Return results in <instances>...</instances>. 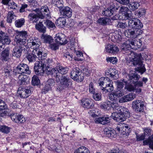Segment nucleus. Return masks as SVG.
<instances>
[{
    "instance_id": "f257e3e1",
    "label": "nucleus",
    "mask_w": 153,
    "mask_h": 153,
    "mask_svg": "<svg viewBox=\"0 0 153 153\" xmlns=\"http://www.w3.org/2000/svg\"><path fill=\"white\" fill-rule=\"evenodd\" d=\"M27 45L33 49L32 53H27L26 57L30 62L35 61L36 57L39 60L43 59L47 55L46 53L39 51L38 49L41 45L39 39L36 37H31L27 41Z\"/></svg>"
},
{
    "instance_id": "f03ea898",
    "label": "nucleus",
    "mask_w": 153,
    "mask_h": 153,
    "mask_svg": "<svg viewBox=\"0 0 153 153\" xmlns=\"http://www.w3.org/2000/svg\"><path fill=\"white\" fill-rule=\"evenodd\" d=\"M15 37L14 41L18 46H16L13 49L12 54L13 56L17 58L19 57L21 55L23 46H26L28 36L27 31L24 30L17 31Z\"/></svg>"
},
{
    "instance_id": "7ed1b4c3",
    "label": "nucleus",
    "mask_w": 153,
    "mask_h": 153,
    "mask_svg": "<svg viewBox=\"0 0 153 153\" xmlns=\"http://www.w3.org/2000/svg\"><path fill=\"white\" fill-rule=\"evenodd\" d=\"M129 48L128 50L127 49H123L128 51L126 59L127 63L131 62V64L135 66L138 65L137 67L138 71L141 74H143L146 70L144 65L143 63L142 60L143 58L141 53L137 54L130 51Z\"/></svg>"
},
{
    "instance_id": "20e7f679",
    "label": "nucleus",
    "mask_w": 153,
    "mask_h": 153,
    "mask_svg": "<svg viewBox=\"0 0 153 153\" xmlns=\"http://www.w3.org/2000/svg\"><path fill=\"white\" fill-rule=\"evenodd\" d=\"M145 40L144 38L136 40V39L132 40H128L122 44L121 48L122 49L129 50V48L137 50L140 48L143 44H145Z\"/></svg>"
},
{
    "instance_id": "39448f33",
    "label": "nucleus",
    "mask_w": 153,
    "mask_h": 153,
    "mask_svg": "<svg viewBox=\"0 0 153 153\" xmlns=\"http://www.w3.org/2000/svg\"><path fill=\"white\" fill-rule=\"evenodd\" d=\"M98 82L99 85L101 86V89L103 91L108 92L113 91V82L109 78L101 77L99 79Z\"/></svg>"
},
{
    "instance_id": "423d86ee",
    "label": "nucleus",
    "mask_w": 153,
    "mask_h": 153,
    "mask_svg": "<svg viewBox=\"0 0 153 153\" xmlns=\"http://www.w3.org/2000/svg\"><path fill=\"white\" fill-rule=\"evenodd\" d=\"M58 82L56 81L59 85L57 86V90L59 91H62L72 84L71 80L68 77L62 76L60 79L58 77Z\"/></svg>"
},
{
    "instance_id": "0eeeda50",
    "label": "nucleus",
    "mask_w": 153,
    "mask_h": 153,
    "mask_svg": "<svg viewBox=\"0 0 153 153\" xmlns=\"http://www.w3.org/2000/svg\"><path fill=\"white\" fill-rule=\"evenodd\" d=\"M123 112H120V111H118L114 112L112 113L111 117L117 122H121L123 121L130 116V113L128 109L126 111Z\"/></svg>"
},
{
    "instance_id": "6e6552de",
    "label": "nucleus",
    "mask_w": 153,
    "mask_h": 153,
    "mask_svg": "<svg viewBox=\"0 0 153 153\" xmlns=\"http://www.w3.org/2000/svg\"><path fill=\"white\" fill-rule=\"evenodd\" d=\"M68 68L67 67H64L62 66L59 65L55 68H53L51 70L47 69L48 73L51 75H53L56 76V81L58 82V74L60 73L62 74H66L68 70Z\"/></svg>"
},
{
    "instance_id": "1a4fd4ad",
    "label": "nucleus",
    "mask_w": 153,
    "mask_h": 153,
    "mask_svg": "<svg viewBox=\"0 0 153 153\" xmlns=\"http://www.w3.org/2000/svg\"><path fill=\"white\" fill-rule=\"evenodd\" d=\"M71 76L72 79L78 82L82 81L84 79V74L82 73L77 67L72 69L71 72Z\"/></svg>"
},
{
    "instance_id": "9d476101",
    "label": "nucleus",
    "mask_w": 153,
    "mask_h": 153,
    "mask_svg": "<svg viewBox=\"0 0 153 153\" xmlns=\"http://www.w3.org/2000/svg\"><path fill=\"white\" fill-rule=\"evenodd\" d=\"M35 11L41 19H43L45 17L49 19L51 17L50 14L49 12V9L46 5L42 7L40 9H36Z\"/></svg>"
},
{
    "instance_id": "9b49d317",
    "label": "nucleus",
    "mask_w": 153,
    "mask_h": 153,
    "mask_svg": "<svg viewBox=\"0 0 153 153\" xmlns=\"http://www.w3.org/2000/svg\"><path fill=\"white\" fill-rule=\"evenodd\" d=\"M141 29H131L126 30L124 32L125 36L128 38H135L143 33Z\"/></svg>"
},
{
    "instance_id": "f8f14e48",
    "label": "nucleus",
    "mask_w": 153,
    "mask_h": 153,
    "mask_svg": "<svg viewBox=\"0 0 153 153\" xmlns=\"http://www.w3.org/2000/svg\"><path fill=\"white\" fill-rule=\"evenodd\" d=\"M11 42L8 35L2 31L0 32V49H4L5 45H9Z\"/></svg>"
},
{
    "instance_id": "ddd939ff",
    "label": "nucleus",
    "mask_w": 153,
    "mask_h": 153,
    "mask_svg": "<svg viewBox=\"0 0 153 153\" xmlns=\"http://www.w3.org/2000/svg\"><path fill=\"white\" fill-rule=\"evenodd\" d=\"M45 68L43 61L36 62L34 66L35 74L40 75H43L45 69H47V68Z\"/></svg>"
},
{
    "instance_id": "4468645a",
    "label": "nucleus",
    "mask_w": 153,
    "mask_h": 153,
    "mask_svg": "<svg viewBox=\"0 0 153 153\" xmlns=\"http://www.w3.org/2000/svg\"><path fill=\"white\" fill-rule=\"evenodd\" d=\"M130 127L128 124L122 123L118 124L115 129L119 133L126 136L128 135L130 132Z\"/></svg>"
},
{
    "instance_id": "2eb2a0df",
    "label": "nucleus",
    "mask_w": 153,
    "mask_h": 153,
    "mask_svg": "<svg viewBox=\"0 0 153 153\" xmlns=\"http://www.w3.org/2000/svg\"><path fill=\"white\" fill-rule=\"evenodd\" d=\"M145 102L141 100H136L132 103V107L133 109L138 112L143 111L145 107Z\"/></svg>"
},
{
    "instance_id": "dca6fc26",
    "label": "nucleus",
    "mask_w": 153,
    "mask_h": 153,
    "mask_svg": "<svg viewBox=\"0 0 153 153\" xmlns=\"http://www.w3.org/2000/svg\"><path fill=\"white\" fill-rule=\"evenodd\" d=\"M15 71L16 73L19 74L25 73L29 74L30 73L28 65L24 63L18 65L16 67Z\"/></svg>"
},
{
    "instance_id": "f3484780",
    "label": "nucleus",
    "mask_w": 153,
    "mask_h": 153,
    "mask_svg": "<svg viewBox=\"0 0 153 153\" xmlns=\"http://www.w3.org/2000/svg\"><path fill=\"white\" fill-rule=\"evenodd\" d=\"M17 92L21 98H25L30 95L31 91L29 87H20L18 88Z\"/></svg>"
},
{
    "instance_id": "a211bd4d",
    "label": "nucleus",
    "mask_w": 153,
    "mask_h": 153,
    "mask_svg": "<svg viewBox=\"0 0 153 153\" xmlns=\"http://www.w3.org/2000/svg\"><path fill=\"white\" fill-rule=\"evenodd\" d=\"M128 26L135 29H141L143 27V25L139 19L132 18L128 21Z\"/></svg>"
},
{
    "instance_id": "6ab92c4d",
    "label": "nucleus",
    "mask_w": 153,
    "mask_h": 153,
    "mask_svg": "<svg viewBox=\"0 0 153 153\" xmlns=\"http://www.w3.org/2000/svg\"><path fill=\"white\" fill-rule=\"evenodd\" d=\"M55 41L58 44L64 45L67 43L68 41L64 34L59 33L56 34L55 37Z\"/></svg>"
},
{
    "instance_id": "aec40b11",
    "label": "nucleus",
    "mask_w": 153,
    "mask_h": 153,
    "mask_svg": "<svg viewBox=\"0 0 153 153\" xmlns=\"http://www.w3.org/2000/svg\"><path fill=\"white\" fill-rule=\"evenodd\" d=\"M61 14L65 17L70 18L72 16V10L67 6L63 7L59 9Z\"/></svg>"
},
{
    "instance_id": "412c9836",
    "label": "nucleus",
    "mask_w": 153,
    "mask_h": 153,
    "mask_svg": "<svg viewBox=\"0 0 153 153\" xmlns=\"http://www.w3.org/2000/svg\"><path fill=\"white\" fill-rule=\"evenodd\" d=\"M10 116L12 121L17 123H23L26 121L25 118L22 115L17 114H11Z\"/></svg>"
},
{
    "instance_id": "4be33fe9",
    "label": "nucleus",
    "mask_w": 153,
    "mask_h": 153,
    "mask_svg": "<svg viewBox=\"0 0 153 153\" xmlns=\"http://www.w3.org/2000/svg\"><path fill=\"white\" fill-rule=\"evenodd\" d=\"M103 131L105 136L111 139L115 138L117 136L116 131L111 128H105L104 129Z\"/></svg>"
},
{
    "instance_id": "5701e85b",
    "label": "nucleus",
    "mask_w": 153,
    "mask_h": 153,
    "mask_svg": "<svg viewBox=\"0 0 153 153\" xmlns=\"http://www.w3.org/2000/svg\"><path fill=\"white\" fill-rule=\"evenodd\" d=\"M110 106H111V108H112L113 110L115 111H120V112H124L123 111H126L127 109L126 108L120 107L115 100L111 102Z\"/></svg>"
},
{
    "instance_id": "b1692460",
    "label": "nucleus",
    "mask_w": 153,
    "mask_h": 153,
    "mask_svg": "<svg viewBox=\"0 0 153 153\" xmlns=\"http://www.w3.org/2000/svg\"><path fill=\"white\" fill-rule=\"evenodd\" d=\"M136 95L135 94L130 93L120 98L119 100V102L120 103H123L129 101L133 100L136 97Z\"/></svg>"
},
{
    "instance_id": "393cba45",
    "label": "nucleus",
    "mask_w": 153,
    "mask_h": 153,
    "mask_svg": "<svg viewBox=\"0 0 153 153\" xmlns=\"http://www.w3.org/2000/svg\"><path fill=\"white\" fill-rule=\"evenodd\" d=\"M119 51V48L114 45L108 44L105 47V51L108 53L116 54Z\"/></svg>"
},
{
    "instance_id": "a878e982",
    "label": "nucleus",
    "mask_w": 153,
    "mask_h": 153,
    "mask_svg": "<svg viewBox=\"0 0 153 153\" xmlns=\"http://www.w3.org/2000/svg\"><path fill=\"white\" fill-rule=\"evenodd\" d=\"M81 105L86 108H91L94 106L93 100L88 99H82L81 100Z\"/></svg>"
},
{
    "instance_id": "bb28decb",
    "label": "nucleus",
    "mask_w": 153,
    "mask_h": 153,
    "mask_svg": "<svg viewBox=\"0 0 153 153\" xmlns=\"http://www.w3.org/2000/svg\"><path fill=\"white\" fill-rule=\"evenodd\" d=\"M129 10L128 8L124 6L121 7L120 9V13H122V18L123 19L126 20L129 19L130 17L127 12Z\"/></svg>"
},
{
    "instance_id": "cd10ccee",
    "label": "nucleus",
    "mask_w": 153,
    "mask_h": 153,
    "mask_svg": "<svg viewBox=\"0 0 153 153\" xmlns=\"http://www.w3.org/2000/svg\"><path fill=\"white\" fill-rule=\"evenodd\" d=\"M54 82V80L52 79H49L46 82L44 87L42 89V93L46 94V92L51 90Z\"/></svg>"
},
{
    "instance_id": "c85d7f7f",
    "label": "nucleus",
    "mask_w": 153,
    "mask_h": 153,
    "mask_svg": "<svg viewBox=\"0 0 153 153\" xmlns=\"http://www.w3.org/2000/svg\"><path fill=\"white\" fill-rule=\"evenodd\" d=\"M116 10L117 9L114 7V6H111L107 9L103 11L102 13L105 16H110L113 14Z\"/></svg>"
},
{
    "instance_id": "c756f323",
    "label": "nucleus",
    "mask_w": 153,
    "mask_h": 153,
    "mask_svg": "<svg viewBox=\"0 0 153 153\" xmlns=\"http://www.w3.org/2000/svg\"><path fill=\"white\" fill-rule=\"evenodd\" d=\"M132 77L133 78H136V80L134 81L133 80V84L134 85L135 87H142L143 86V83L142 81H139L137 82L139 80L140 78V76L137 74H134Z\"/></svg>"
},
{
    "instance_id": "7c9ffc66",
    "label": "nucleus",
    "mask_w": 153,
    "mask_h": 153,
    "mask_svg": "<svg viewBox=\"0 0 153 153\" xmlns=\"http://www.w3.org/2000/svg\"><path fill=\"white\" fill-rule=\"evenodd\" d=\"M29 21L32 23L36 22L40 18L39 15L33 13L29 14L28 16Z\"/></svg>"
},
{
    "instance_id": "2f4dec72",
    "label": "nucleus",
    "mask_w": 153,
    "mask_h": 153,
    "mask_svg": "<svg viewBox=\"0 0 153 153\" xmlns=\"http://www.w3.org/2000/svg\"><path fill=\"white\" fill-rule=\"evenodd\" d=\"M41 38L46 43L49 44L53 42V39L52 37L46 34H42Z\"/></svg>"
},
{
    "instance_id": "473e14b6",
    "label": "nucleus",
    "mask_w": 153,
    "mask_h": 153,
    "mask_svg": "<svg viewBox=\"0 0 153 153\" xmlns=\"http://www.w3.org/2000/svg\"><path fill=\"white\" fill-rule=\"evenodd\" d=\"M28 79L27 76L26 75H20L18 77V83L20 85H24Z\"/></svg>"
},
{
    "instance_id": "72a5a7b5",
    "label": "nucleus",
    "mask_w": 153,
    "mask_h": 153,
    "mask_svg": "<svg viewBox=\"0 0 153 153\" xmlns=\"http://www.w3.org/2000/svg\"><path fill=\"white\" fill-rule=\"evenodd\" d=\"M143 143L145 145H149V147L153 150V136L149 137L148 139L143 141Z\"/></svg>"
},
{
    "instance_id": "f704fd0d",
    "label": "nucleus",
    "mask_w": 153,
    "mask_h": 153,
    "mask_svg": "<svg viewBox=\"0 0 153 153\" xmlns=\"http://www.w3.org/2000/svg\"><path fill=\"white\" fill-rule=\"evenodd\" d=\"M74 153H90L88 148L85 146H82L76 149Z\"/></svg>"
},
{
    "instance_id": "c9c22d12",
    "label": "nucleus",
    "mask_w": 153,
    "mask_h": 153,
    "mask_svg": "<svg viewBox=\"0 0 153 153\" xmlns=\"http://www.w3.org/2000/svg\"><path fill=\"white\" fill-rule=\"evenodd\" d=\"M97 22L102 25L109 24L111 22L109 18L105 17L100 18L97 20Z\"/></svg>"
},
{
    "instance_id": "e433bc0d",
    "label": "nucleus",
    "mask_w": 153,
    "mask_h": 153,
    "mask_svg": "<svg viewBox=\"0 0 153 153\" xmlns=\"http://www.w3.org/2000/svg\"><path fill=\"white\" fill-rule=\"evenodd\" d=\"M66 23V19L63 17H61L58 18L56 22L57 25L59 27H63L65 26Z\"/></svg>"
},
{
    "instance_id": "4c0bfd02",
    "label": "nucleus",
    "mask_w": 153,
    "mask_h": 153,
    "mask_svg": "<svg viewBox=\"0 0 153 153\" xmlns=\"http://www.w3.org/2000/svg\"><path fill=\"white\" fill-rule=\"evenodd\" d=\"M9 51L8 49H6L1 53V58L2 60L7 61L9 59Z\"/></svg>"
},
{
    "instance_id": "58836bf2",
    "label": "nucleus",
    "mask_w": 153,
    "mask_h": 153,
    "mask_svg": "<svg viewBox=\"0 0 153 153\" xmlns=\"http://www.w3.org/2000/svg\"><path fill=\"white\" fill-rule=\"evenodd\" d=\"M129 4V7L132 11L135 10L140 6V4L136 1L131 2Z\"/></svg>"
},
{
    "instance_id": "ea45409f",
    "label": "nucleus",
    "mask_w": 153,
    "mask_h": 153,
    "mask_svg": "<svg viewBox=\"0 0 153 153\" xmlns=\"http://www.w3.org/2000/svg\"><path fill=\"white\" fill-rule=\"evenodd\" d=\"M35 27L36 29L40 32L44 33L46 31V27L43 25L42 23L39 22L38 24L36 25Z\"/></svg>"
},
{
    "instance_id": "a19ab883",
    "label": "nucleus",
    "mask_w": 153,
    "mask_h": 153,
    "mask_svg": "<svg viewBox=\"0 0 153 153\" xmlns=\"http://www.w3.org/2000/svg\"><path fill=\"white\" fill-rule=\"evenodd\" d=\"M45 58L43 59H42V61H43L44 62V63L45 65V66L46 68H47V70L48 71L47 69L48 70H50V71H51V69H50V68L48 67V65L50 66L53 64V61L52 60V59L48 58V59L46 60L45 61L44 59L45 58Z\"/></svg>"
},
{
    "instance_id": "79ce46f5",
    "label": "nucleus",
    "mask_w": 153,
    "mask_h": 153,
    "mask_svg": "<svg viewBox=\"0 0 153 153\" xmlns=\"http://www.w3.org/2000/svg\"><path fill=\"white\" fill-rule=\"evenodd\" d=\"M115 83L117 85V89H123L124 85L125 84L126 85V84L127 83V81L123 79L116 81Z\"/></svg>"
},
{
    "instance_id": "37998d69",
    "label": "nucleus",
    "mask_w": 153,
    "mask_h": 153,
    "mask_svg": "<svg viewBox=\"0 0 153 153\" xmlns=\"http://www.w3.org/2000/svg\"><path fill=\"white\" fill-rule=\"evenodd\" d=\"M52 2L56 6L59 8V10L63 7V0H52Z\"/></svg>"
},
{
    "instance_id": "c03bdc74",
    "label": "nucleus",
    "mask_w": 153,
    "mask_h": 153,
    "mask_svg": "<svg viewBox=\"0 0 153 153\" xmlns=\"http://www.w3.org/2000/svg\"><path fill=\"white\" fill-rule=\"evenodd\" d=\"M25 22V20L23 18L17 20L15 22V26L18 28L21 27L24 25Z\"/></svg>"
},
{
    "instance_id": "a18cd8bd",
    "label": "nucleus",
    "mask_w": 153,
    "mask_h": 153,
    "mask_svg": "<svg viewBox=\"0 0 153 153\" xmlns=\"http://www.w3.org/2000/svg\"><path fill=\"white\" fill-rule=\"evenodd\" d=\"M126 93L127 92L125 89H117V91L115 92V94L117 97H120L124 96Z\"/></svg>"
},
{
    "instance_id": "49530a36",
    "label": "nucleus",
    "mask_w": 153,
    "mask_h": 153,
    "mask_svg": "<svg viewBox=\"0 0 153 153\" xmlns=\"http://www.w3.org/2000/svg\"><path fill=\"white\" fill-rule=\"evenodd\" d=\"M111 102L108 101L101 105V107L105 110H109L111 109Z\"/></svg>"
},
{
    "instance_id": "de8ad7c7",
    "label": "nucleus",
    "mask_w": 153,
    "mask_h": 153,
    "mask_svg": "<svg viewBox=\"0 0 153 153\" xmlns=\"http://www.w3.org/2000/svg\"><path fill=\"white\" fill-rule=\"evenodd\" d=\"M111 76L114 79H116L119 77V74L117 71L114 68H112L111 70Z\"/></svg>"
},
{
    "instance_id": "09e8293b",
    "label": "nucleus",
    "mask_w": 153,
    "mask_h": 153,
    "mask_svg": "<svg viewBox=\"0 0 153 153\" xmlns=\"http://www.w3.org/2000/svg\"><path fill=\"white\" fill-rule=\"evenodd\" d=\"M10 128L5 125H0V131L2 132L7 134L10 132Z\"/></svg>"
},
{
    "instance_id": "8fccbe9b",
    "label": "nucleus",
    "mask_w": 153,
    "mask_h": 153,
    "mask_svg": "<svg viewBox=\"0 0 153 153\" xmlns=\"http://www.w3.org/2000/svg\"><path fill=\"white\" fill-rule=\"evenodd\" d=\"M91 115L94 117H96V115L97 116V117H95L94 119V121L95 123L97 124H100L102 125L103 116L102 117H98L97 115L95 114H92Z\"/></svg>"
},
{
    "instance_id": "3c124183",
    "label": "nucleus",
    "mask_w": 153,
    "mask_h": 153,
    "mask_svg": "<svg viewBox=\"0 0 153 153\" xmlns=\"http://www.w3.org/2000/svg\"><path fill=\"white\" fill-rule=\"evenodd\" d=\"M124 89H126L129 91H134L135 90V86H134L131 84H128L127 82L125 86Z\"/></svg>"
},
{
    "instance_id": "603ef678",
    "label": "nucleus",
    "mask_w": 153,
    "mask_h": 153,
    "mask_svg": "<svg viewBox=\"0 0 153 153\" xmlns=\"http://www.w3.org/2000/svg\"><path fill=\"white\" fill-rule=\"evenodd\" d=\"M32 83L34 85H38L39 84L40 81L37 76L34 75L32 78Z\"/></svg>"
},
{
    "instance_id": "864d4df0",
    "label": "nucleus",
    "mask_w": 153,
    "mask_h": 153,
    "mask_svg": "<svg viewBox=\"0 0 153 153\" xmlns=\"http://www.w3.org/2000/svg\"><path fill=\"white\" fill-rule=\"evenodd\" d=\"M15 15L14 13L12 12H9L8 13L7 21V22L11 23L12 20L14 19Z\"/></svg>"
},
{
    "instance_id": "5fc2aeb1",
    "label": "nucleus",
    "mask_w": 153,
    "mask_h": 153,
    "mask_svg": "<svg viewBox=\"0 0 153 153\" xmlns=\"http://www.w3.org/2000/svg\"><path fill=\"white\" fill-rule=\"evenodd\" d=\"M128 26L127 23L124 21L119 22L117 25V27L122 29H126Z\"/></svg>"
},
{
    "instance_id": "6e6d98bb",
    "label": "nucleus",
    "mask_w": 153,
    "mask_h": 153,
    "mask_svg": "<svg viewBox=\"0 0 153 153\" xmlns=\"http://www.w3.org/2000/svg\"><path fill=\"white\" fill-rule=\"evenodd\" d=\"M146 13V10L144 8L139 9L137 12V16L138 17H140L144 15Z\"/></svg>"
},
{
    "instance_id": "4d7b16f0",
    "label": "nucleus",
    "mask_w": 153,
    "mask_h": 153,
    "mask_svg": "<svg viewBox=\"0 0 153 153\" xmlns=\"http://www.w3.org/2000/svg\"><path fill=\"white\" fill-rule=\"evenodd\" d=\"M106 60L108 62H110L113 64L117 63V59L116 57H107Z\"/></svg>"
},
{
    "instance_id": "13d9d810",
    "label": "nucleus",
    "mask_w": 153,
    "mask_h": 153,
    "mask_svg": "<svg viewBox=\"0 0 153 153\" xmlns=\"http://www.w3.org/2000/svg\"><path fill=\"white\" fill-rule=\"evenodd\" d=\"M88 90L90 93L94 94L95 93V89L94 87L93 83L91 82L89 85Z\"/></svg>"
},
{
    "instance_id": "bf43d9fd",
    "label": "nucleus",
    "mask_w": 153,
    "mask_h": 153,
    "mask_svg": "<svg viewBox=\"0 0 153 153\" xmlns=\"http://www.w3.org/2000/svg\"><path fill=\"white\" fill-rule=\"evenodd\" d=\"M45 24L49 28H53L55 27L54 24L48 20H47L45 22Z\"/></svg>"
},
{
    "instance_id": "052dcab7",
    "label": "nucleus",
    "mask_w": 153,
    "mask_h": 153,
    "mask_svg": "<svg viewBox=\"0 0 153 153\" xmlns=\"http://www.w3.org/2000/svg\"><path fill=\"white\" fill-rule=\"evenodd\" d=\"M11 71L10 68L8 67L5 68L3 70L4 75L6 76H8L10 75Z\"/></svg>"
},
{
    "instance_id": "680f3d73",
    "label": "nucleus",
    "mask_w": 153,
    "mask_h": 153,
    "mask_svg": "<svg viewBox=\"0 0 153 153\" xmlns=\"http://www.w3.org/2000/svg\"><path fill=\"white\" fill-rule=\"evenodd\" d=\"M102 125L107 124L110 122V119L107 116L104 115L103 116Z\"/></svg>"
},
{
    "instance_id": "e2e57ef3",
    "label": "nucleus",
    "mask_w": 153,
    "mask_h": 153,
    "mask_svg": "<svg viewBox=\"0 0 153 153\" xmlns=\"http://www.w3.org/2000/svg\"><path fill=\"white\" fill-rule=\"evenodd\" d=\"M93 99L96 101H99L101 99V95L100 93H97L93 94Z\"/></svg>"
},
{
    "instance_id": "0e129e2a",
    "label": "nucleus",
    "mask_w": 153,
    "mask_h": 153,
    "mask_svg": "<svg viewBox=\"0 0 153 153\" xmlns=\"http://www.w3.org/2000/svg\"><path fill=\"white\" fill-rule=\"evenodd\" d=\"M64 57L70 61H71L73 59V56L68 52H66L64 54Z\"/></svg>"
},
{
    "instance_id": "69168bd1",
    "label": "nucleus",
    "mask_w": 153,
    "mask_h": 153,
    "mask_svg": "<svg viewBox=\"0 0 153 153\" xmlns=\"http://www.w3.org/2000/svg\"><path fill=\"white\" fill-rule=\"evenodd\" d=\"M121 32H117L115 33V35L114 36L115 39L117 41H121L122 39V37L121 35Z\"/></svg>"
},
{
    "instance_id": "338daca9",
    "label": "nucleus",
    "mask_w": 153,
    "mask_h": 153,
    "mask_svg": "<svg viewBox=\"0 0 153 153\" xmlns=\"http://www.w3.org/2000/svg\"><path fill=\"white\" fill-rule=\"evenodd\" d=\"M7 107L5 102L2 100L0 99V110H6Z\"/></svg>"
},
{
    "instance_id": "774afa93",
    "label": "nucleus",
    "mask_w": 153,
    "mask_h": 153,
    "mask_svg": "<svg viewBox=\"0 0 153 153\" xmlns=\"http://www.w3.org/2000/svg\"><path fill=\"white\" fill-rule=\"evenodd\" d=\"M8 7L11 9H16L17 8V6L16 4L13 2L8 4Z\"/></svg>"
}]
</instances>
